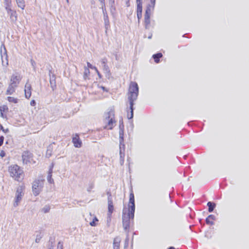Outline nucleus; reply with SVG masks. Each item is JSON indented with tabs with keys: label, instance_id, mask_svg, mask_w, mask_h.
I'll return each instance as SVG.
<instances>
[{
	"label": "nucleus",
	"instance_id": "obj_28",
	"mask_svg": "<svg viewBox=\"0 0 249 249\" xmlns=\"http://www.w3.org/2000/svg\"><path fill=\"white\" fill-rule=\"evenodd\" d=\"M7 100L9 102L14 103H18V99L17 98H15L13 97H7Z\"/></svg>",
	"mask_w": 249,
	"mask_h": 249
},
{
	"label": "nucleus",
	"instance_id": "obj_46",
	"mask_svg": "<svg viewBox=\"0 0 249 249\" xmlns=\"http://www.w3.org/2000/svg\"><path fill=\"white\" fill-rule=\"evenodd\" d=\"M0 130H2V131H4V129L3 127L2 126V125L1 124H0Z\"/></svg>",
	"mask_w": 249,
	"mask_h": 249
},
{
	"label": "nucleus",
	"instance_id": "obj_13",
	"mask_svg": "<svg viewBox=\"0 0 249 249\" xmlns=\"http://www.w3.org/2000/svg\"><path fill=\"white\" fill-rule=\"evenodd\" d=\"M120 149V160L121 165L124 164V158L125 156V145L121 144L119 146Z\"/></svg>",
	"mask_w": 249,
	"mask_h": 249
},
{
	"label": "nucleus",
	"instance_id": "obj_50",
	"mask_svg": "<svg viewBox=\"0 0 249 249\" xmlns=\"http://www.w3.org/2000/svg\"><path fill=\"white\" fill-rule=\"evenodd\" d=\"M92 188V186H90L89 188L88 189V191L90 192V190Z\"/></svg>",
	"mask_w": 249,
	"mask_h": 249
},
{
	"label": "nucleus",
	"instance_id": "obj_16",
	"mask_svg": "<svg viewBox=\"0 0 249 249\" xmlns=\"http://www.w3.org/2000/svg\"><path fill=\"white\" fill-rule=\"evenodd\" d=\"M31 85L28 82H27L25 86V96L26 98L29 99L31 96Z\"/></svg>",
	"mask_w": 249,
	"mask_h": 249
},
{
	"label": "nucleus",
	"instance_id": "obj_8",
	"mask_svg": "<svg viewBox=\"0 0 249 249\" xmlns=\"http://www.w3.org/2000/svg\"><path fill=\"white\" fill-rule=\"evenodd\" d=\"M23 162L25 164L34 163L33 161V155L29 151L23 152L22 155Z\"/></svg>",
	"mask_w": 249,
	"mask_h": 249
},
{
	"label": "nucleus",
	"instance_id": "obj_54",
	"mask_svg": "<svg viewBox=\"0 0 249 249\" xmlns=\"http://www.w3.org/2000/svg\"><path fill=\"white\" fill-rule=\"evenodd\" d=\"M97 74L100 78L101 77V74L100 73V72H98Z\"/></svg>",
	"mask_w": 249,
	"mask_h": 249
},
{
	"label": "nucleus",
	"instance_id": "obj_59",
	"mask_svg": "<svg viewBox=\"0 0 249 249\" xmlns=\"http://www.w3.org/2000/svg\"><path fill=\"white\" fill-rule=\"evenodd\" d=\"M186 34H185V35H183V37H186V36H186Z\"/></svg>",
	"mask_w": 249,
	"mask_h": 249
},
{
	"label": "nucleus",
	"instance_id": "obj_52",
	"mask_svg": "<svg viewBox=\"0 0 249 249\" xmlns=\"http://www.w3.org/2000/svg\"><path fill=\"white\" fill-rule=\"evenodd\" d=\"M94 70L96 71V72H97V74L98 72H99V71H98V70L96 67V69H94Z\"/></svg>",
	"mask_w": 249,
	"mask_h": 249
},
{
	"label": "nucleus",
	"instance_id": "obj_51",
	"mask_svg": "<svg viewBox=\"0 0 249 249\" xmlns=\"http://www.w3.org/2000/svg\"><path fill=\"white\" fill-rule=\"evenodd\" d=\"M5 133H7L9 131L8 129H4V131H3Z\"/></svg>",
	"mask_w": 249,
	"mask_h": 249
},
{
	"label": "nucleus",
	"instance_id": "obj_42",
	"mask_svg": "<svg viewBox=\"0 0 249 249\" xmlns=\"http://www.w3.org/2000/svg\"><path fill=\"white\" fill-rule=\"evenodd\" d=\"M4 1H5V5H8V4H11V0H4Z\"/></svg>",
	"mask_w": 249,
	"mask_h": 249
},
{
	"label": "nucleus",
	"instance_id": "obj_22",
	"mask_svg": "<svg viewBox=\"0 0 249 249\" xmlns=\"http://www.w3.org/2000/svg\"><path fill=\"white\" fill-rule=\"evenodd\" d=\"M207 206L208 207L209 212L212 213L215 208L216 204L214 202L209 201L207 203Z\"/></svg>",
	"mask_w": 249,
	"mask_h": 249
},
{
	"label": "nucleus",
	"instance_id": "obj_19",
	"mask_svg": "<svg viewBox=\"0 0 249 249\" xmlns=\"http://www.w3.org/2000/svg\"><path fill=\"white\" fill-rule=\"evenodd\" d=\"M215 220V216L213 214H210L206 219V223L207 224L213 225H214V222L213 220Z\"/></svg>",
	"mask_w": 249,
	"mask_h": 249
},
{
	"label": "nucleus",
	"instance_id": "obj_18",
	"mask_svg": "<svg viewBox=\"0 0 249 249\" xmlns=\"http://www.w3.org/2000/svg\"><path fill=\"white\" fill-rule=\"evenodd\" d=\"M121 239L119 237H116L113 241V249H120V245Z\"/></svg>",
	"mask_w": 249,
	"mask_h": 249
},
{
	"label": "nucleus",
	"instance_id": "obj_14",
	"mask_svg": "<svg viewBox=\"0 0 249 249\" xmlns=\"http://www.w3.org/2000/svg\"><path fill=\"white\" fill-rule=\"evenodd\" d=\"M72 142L75 147L80 148L82 146V142L77 134L73 136Z\"/></svg>",
	"mask_w": 249,
	"mask_h": 249
},
{
	"label": "nucleus",
	"instance_id": "obj_44",
	"mask_svg": "<svg viewBox=\"0 0 249 249\" xmlns=\"http://www.w3.org/2000/svg\"><path fill=\"white\" fill-rule=\"evenodd\" d=\"M137 4H142V0H136Z\"/></svg>",
	"mask_w": 249,
	"mask_h": 249
},
{
	"label": "nucleus",
	"instance_id": "obj_26",
	"mask_svg": "<svg viewBox=\"0 0 249 249\" xmlns=\"http://www.w3.org/2000/svg\"><path fill=\"white\" fill-rule=\"evenodd\" d=\"M90 73V71L89 69V68L87 67L84 68V75H83V78L85 80H86L87 79H89V75Z\"/></svg>",
	"mask_w": 249,
	"mask_h": 249
},
{
	"label": "nucleus",
	"instance_id": "obj_49",
	"mask_svg": "<svg viewBox=\"0 0 249 249\" xmlns=\"http://www.w3.org/2000/svg\"><path fill=\"white\" fill-rule=\"evenodd\" d=\"M49 155V156H50L51 155V154L50 153V152H49V150L48 149L47 150V155Z\"/></svg>",
	"mask_w": 249,
	"mask_h": 249
},
{
	"label": "nucleus",
	"instance_id": "obj_25",
	"mask_svg": "<svg viewBox=\"0 0 249 249\" xmlns=\"http://www.w3.org/2000/svg\"><path fill=\"white\" fill-rule=\"evenodd\" d=\"M124 130H119V142L120 145L121 144L124 143Z\"/></svg>",
	"mask_w": 249,
	"mask_h": 249
},
{
	"label": "nucleus",
	"instance_id": "obj_38",
	"mask_svg": "<svg viewBox=\"0 0 249 249\" xmlns=\"http://www.w3.org/2000/svg\"><path fill=\"white\" fill-rule=\"evenodd\" d=\"M63 245L60 242H59L57 245V249H63L62 248Z\"/></svg>",
	"mask_w": 249,
	"mask_h": 249
},
{
	"label": "nucleus",
	"instance_id": "obj_2",
	"mask_svg": "<svg viewBox=\"0 0 249 249\" xmlns=\"http://www.w3.org/2000/svg\"><path fill=\"white\" fill-rule=\"evenodd\" d=\"M139 94V87L135 82H131L130 84L128 93V99L129 104L132 107L134 102L137 100Z\"/></svg>",
	"mask_w": 249,
	"mask_h": 249
},
{
	"label": "nucleus",
	"instance_id": "obj_9",
	"mask_svg": "<svg viewBox=\"0 0 249 249\" xmlns=\"http://www.w3.org/2000/svg\"><path fill=\"white\" fill-rule=\"evenodd\" d=\"M107 202H108V212L107 215H112L114 210V206L113 204V199L111 194L109 192H107Z\"/></svg>",
	"mask_w": 249,
	"mask_h": 249
},
{
	"label": "nucleus",
	"instance_id": "obj_56",
	"mask_svg": "<svg viewBox=\"0 0 249 249\" xmlns=\"http://www.w3.org/2000/svg\"><path fill=\"white\" fill-rule=\"evenodd\" d=\"M102 89L104 90H105V88L104 87H102Z\"/></svg>",
	"mask_w": 249,
	"mask_h": 249
},
{
	"label": "nucleus",
	"instance_id": "obj_21",
	"mask_svg": "<svg viewBox=\"0 0 249 249\" xmlns=\"http://www.w3.org/2000/svg\"><path fill=\"white\" fill-rule=\"evenodd\" d=\"M53 164H52V167L49 169V173H48V176H47V180H48V181L50 183H52L53 182V179L52 178V174L53 172Z\"/></svg>",
	"mask_w": 249,
	"mask_h": 249
},
{
	"label": "nucleus",
	"instance_id": "obj_61",
	"mask_svg": "<svg viewBox=\"0 0 249 249\" xmlns=\"http://www.w3.org/2000/svg\"><path fill=\"white\" fill-rule=\"evenodd\" d=\"M67 0V2H68V1H69V0Z\"/></svg>",
	"mask_w": 249,
	"mask_h": 249
},
{
	"label": "nucleus",
	"instance_id": "obj_55",
	"mask_svg": "<svg viewBox=\"0 0 249 249\" xmlns=\"http://www.w3.org/2000/svg\"><path fill=\"white\" fill-rule=\"evenodd\" d=\"M168 249H175L174 247H170Z\"/></svg>",
	"mask_w": 249,
	"mask_h": 249
},
{
	"label": "nucleus",
	"instance_id": "obj_20",
	"mask_svg": "<svg viewBox=\"0 0 249 249\" xmlns=\"http://www.w3.org/2000/svg\"><path fill=\"white\" fill-rule=\"evenodd\" d=\"M17 87V86H14V85L10 84L6 90V94H12L15 91V89Z\"/></svg>",
	"mask_w": 249,
	"mask_h": 249
},
{
	"label": "nucleus",
	"instance_id": "obj_15",
	"mask_svg": "<svg viewBox=\"0 0 249 249\" xmlns=\"http://www.w3.org/2000/svg\"><path fill=\"white\" fill-rule=\"evenodd\" d=\"M10 5V4L6 5L5 9L7 13L10 15L11 20L12 21H15L17 19L16 13L15 11L11 9Z\"/></svg>",
	"mask_w": 249,
	"mask_h": 249
},
{
	"label": "nucleus",
	"instance_id": "obj_60",
	"mask_svg": "<svg viewBox=\"0 0 249 249\" xmlns=\"http://www.w3.org/2000/svg\"><path fill=\"white\" fill-rule=\"evenodd\" d=\"M100 1L103 2L104 0H99Z\"/></svg>",
	"mask_w": 249,
	"mask_h": 249
},
{
	"label": "nucleus",
	"instance_id": "obj_7",
	"mask_svg": "<svg viewBox=\"0 0 249 249\" xmlns=\"http://www.w3.org/2000/svg\"><path fill=\"white\" fill-rule=\"evenodd\" d=\"M23 191V188L22 187H19L17 188L16 193L15 200L14 203V207H16L18 205L24 195Z\"/></svg>",
	"mask_w": 249,
	"mask_h": 249
},
{
	"label": "nucleus",
	"instance_id": "obj_37",
	"mask_svg": "<svg viewBox=\"0 0 249 249\" xmlns=\"http://www.w3.org/2000/svg\"><path fill=\"white\" fill-rule=\"evenodd\" d=\"M111 217V215H107V224H109L110 222Z\"/></svg>",
	"mask_w": 249,
	"mask_h": 249
},
{
	"label": "nucleus",
	"instance_id": "obj_40",
	"mask_svg": "<svg viewBox=\"0 0 249 249\" xmlns=\"http://www.w3.org/2000/svg\"><path fill=\"white\" fill-rule=\"evenodd\" d=\"M4 141V137L3 136H1L0 137V146L3 144Z\"/></svg>",
	"mask_w": 249,
	"mask_h": 249
},
{
	"label": "nucleus",
	"instance_id": "obj_29",
	"mask_svg": "<svg viewBox=\"0 0 249 249\" xmlns=\"http://www.w3.org/2000/svg\"><path fill=\"white\" fill-rule=\"evenodd\" d=\"M42 236H43V234L41 232H39L36 236L35 242L36 243H39L40 242L41 239L42 238Z\"/></svg>",
	"mask_w": 249,
	"mask_h": 249
},
{
	"label": "nucleus",
	"instance_id": "obj_12",
	"mask_svg": "<svg viewBox=\"0 0 249 249\" xmlns=\"http://www.w3.org/2000/svg\"><path fill=\"white\" fill-rule=\"evenodd\" d=\"M4 48V53H2V51L1 49L0 53H1V60H2V65L4 66H6L8 64V56L7 54V52L6 49L4 46H3Z\"/></svg>",
	"mask_w": 249,
	"mask_h": 249
},
{
	"label": "nucleus",
	"instance_id": "obj_23",
	"mask_svg": "<svg viewBox=\"0 0 249 249\" xmlns=\"http://www.w3.org/2000/svg\"><path fill=\"white\" fill-rule=\"evenodd\" d=\"M162 56V54L160 53H157L153 55L152 57L154 59L155 62L156 63H158L160 62V59Z\"/></svg>",
	"mask_w": 249,
	"mask_h": 249
},
{
	"label": "nucleus",
	"instance_id": "obj_32",
	"mask_svg": "<svg viewBox=\"0 0 249 249\" xmlns=\"http://www.w3.org/2000/svg\"><path fill=\"white\" fill-rule=\"evenodd\" d=\"M142 4H137V12H142Z\"/></svg>",
	"mask_w": 249,
	"mask_h": 249
},
{
	"label": "nucleus",
	"instance_id": "obj_27",
	"mask_svg": "<svg viewBox=\"0 0 249 249\" xmlns=\"http://www.w3.org/2000/svg\"><path fill=\"white\" fill-rule=\"evenodd\" d=\"M18 7L24 9L25 7L24 0H16Z\"/></svg>",
	"mask_w": 249,
	"mask_h": 249
},
{
	"label": "nucleus",
	"instance_id": "obj_11",
	"mask_svg": "<svg viewBox=\"0 0 249 249\" xmlns=\"http://www.w3.org/2000/svg\"><path fill=\"white\" fill-rule=\"evenodd\" d=\"M50 83L51 87L53 90H54L56 88V77L55 75L52 73V71H49Z\"/></svg>",
	"mask_w": 249,
	"mask_h": 249
},
{
	"label": "nucleus",
	"instance_id": "obj_36",
	"mask_svg": "<svg viewBox=\"0 0 249 249\" xmlns=\"http://www.w3.org/2000/svg\"><path fill=\"white\" fill-rule=\"evenodd\" d=\"M128 241H129V239L127 237L126 238L125 241L124 248H126L127 247V246L128 245Z\"/></svg>",
	"mask_w": 249,
	"mask_h": 249
},
{
	"label": "nucleus",
	"instance_id": "obj_58",
	"mask_svg": "<svg viewBox=\"0 0 249 249\" xmlns=\"http://www.w3.org/2000/svg\"><path fill=\"white\" fill-rule=\"evenodd\" d=\"M103 13L104 14V16L105 17V13L104 10H103Z\"/></svg>",
	"mask_w": 249,
	"mask_h": 249
},
{
	"label": "nucleus",
	"instance_id": "obj_53",
	"mask_svg": "<svg viewBox=\"0 0 249 249\" xmlns=\"http://www.w3.org/2000/svg\"><path fill=\"white\" fill-rule=\"evenodd\" d=\"M94 70L96 71V72H97V74L98 72H99V71H98V70L96 67V69H94Z\"/></svg>",
	"mask_w": 249,
	"mask_h": 249
},
{
	"label": "nucleus",
	"instance_id": "obj_4",
	"mask_svg": "<svg viewBox=\"0 0 249 249\" xmlns=\"http://www.w3.org/2000/svg\"><path fill=\"white\" fill-rule=\"evenodd\" d=\"M9 172L10 176L15 179L19 180L23 177V172L20 167L17 165H13L9 167Z\"/></svg>",
	"mask_w": 249,
	"mask_h": 249
},
{
	"label": "nucleus",
	"instance_id": "obj_3",
	"mask_svg": "<svg viewBox=\"0 0 249 249\" xmlns=\"http://www.w3.org/2000/svg\"><path fill=\"white\" fill-rule=\"evenodd\" d=\"M105 122L107 124L104 126L105 129H112L115 124L114 120V111L112 109L110 110L104 114Z\"/></svg>",
	"mask_w": 249,
	"mask_h": 249
},
{
	"label": "nucleus",
	"instance_id": "obj_17",
	"mask_svg": "<svg viewBox=\"0 0 249 249\" xmlns=\"http://www.w3.org/2000/svg\"><path fill=\"white\" fill-rule=\"evenodd\" d=\"M101 65L104 71H109V67L107 65V60L106 58H103L101 60Z\"/></svg>",
	"mask_w": 249,
	"mask_h": 249
},
{
	"label": "nucleus",
	"instance_id": "obj_30",
	"mask_svg": "<svg viewBox=\"0 0 249 249\" xmlns=\"http://www.w3.org/2000/svg\"><path fill=\"white\" fill-rule=\"evenodd\" d=\"M98 221V219L96 217H94L93 220L90 222L89 224L91 226H96L97 225L96 222Z\"/></svg>",
	"mask_w": 249,
	"mask_h": 249
},
{
	"label": "nucleus",
	"instance_id": "obj_33",
	"mask_svg": "<svg viewBox=\"0 0 249 249\" xmlns=\"http://www.w3.org/2000/svg\"><path fill=\"white\" fill-rule=\"evenodd\" d=\"M105 73V76L106 77L108 78V79H110V78L111 77V73H110V70L109 69V71L108 72H107V71H104Z\"/></svg>",
	"mask_w": 249,
	"mask_h": 249
},
{
	"label": "nucleus",
	"instance_id": "obj_57",
	"mask_svg": "<svg viewBox=\"0 0 249 249\" xmlns=\"http://www.w3.org/2000/svg\"><path fill=\"white\" fill-rule=\"evenodd\" d=\"M34 63H35V62H34V61H32V64L33 65V64H34Z\"/></svg>",
	"mask_w": 249,
	"mask_h": 249
},
{
	"label": "nucleus",
	"instance_id": "obj_24",
	"mask_svg": "<svg viewBox=\"0 0 249 249\" xmlns=\"http://www.w3.org/2000/svg\"><path fill=\"white\" fill-rule=\"evenodd\" d=\"M134 105H132V107L131 106V104H129V109L130 112L129 111H127V118L128 119H131L133 117V110H134V107H133Z\"/></svg>",
	"mask_w": 249,
	"mask_h": 249
},
{
	"label": "nucleus",
	"instance_id": "obj_47",
	"mask_svg": "<svg viewBox=\"0 0 249 249\" xmlns=\"http://www.w3.org/2000/svg\"><path fill=\"white\" fill-rule=\"evenodd\" d=\"M152 34H151L150 33H149V35H148V38L149 39H150V38L152 37Z\"/></svg>",
	"mask_w": 249,
	"mask_h": 249
},
{
	"label": "nucleus",
	"instance_id": "obj_48",
	"mask_svg": "<svg viewBox=\"0 0 249 249\" xmlns=\"http://www.w3.org/2000/svg\"><path fill=\"white\" fill-rule=\"evenodd\" d=\"M49 155V156H50L51 155V154L50 153V152H49V150L48 149L47 150V155Z\"/></svg>",
	"mask_w": 249,
	"mask_h": 249
},
{
	"label": "nucleus",
	"instance_id": "obj_34",
	"mask_svg": "<svg viewBox=\"0 0 249 249\" xmlns=\"http://www.w3.org/2000/svg\"><path fill=\"white\" fill-rule=\"evenodd\" d=\"M87 66H88V68H90L91 69H96V67L95 66H93L89 62H87Z\"/></svg>",
	"mask_w": 249,
	"mask_h": 249
},
{
	"label": "nucleus",
	"instance_id": "obj_62",
	"mask_svg": "<svg viewBox=\"0 0 249 249\" xmlns=\"http://www.w3.org/2000/svg\"><path fill=\"white\" fill-rule=\"evenodd\" d=\"M49 249H51V248Z\"/></svg>",
	"mask_w": 249,
	"mask_h": 249
},
{
	"label": "nucleus",
	"instance_id": "obj_43",
	"mask_svg": "<svg viewBox=\"0 0 249 249\" xmlns=\"http://www.w3.org/2000/svg\"><path fill=\"white\" fill-rule=\"evenodd\" d=\"M142 16V12H137V17L139 19Z\"/></svg>",
	"mask_w": 249,
	"mask_h": 249
},
{
	"label": "nucleus",
	"instance_id": "obj_35",
	"mask_svg": "<svg viewBox=\"0 0 249 249\" xmlns=\"http://www.w3.org/2000/svg\"><path fill=\"white\" fill-rule=\"evenodd\" d=\"M120 129L124 130V125L123 124V122H121V121H120V124H119V130Z\"/></svg>",
	"mask_w": 249,
	"mask_h": 249
},
{
	"label": "nucleus",
	"instance_id": "obj_41",
	"mask_svg": "<svg viewBox=\"0 0 249 249\" xmlns=\"http://www.w3.org/2000/svg\"><path fill=\"white\" fill-rule=\"evenodd\" d=\"M5 156V153L4 151H1L0 153V156L2 158L4 157Z\"/></svg>",
	"mask_w": 249,
	"mask_h": 249
},
{
	"label": "nucleus",
	"instance_id": "obj_5",
	"mask_svg": "<svg viewBox=\"0 0 249 249\" xmlns=\"http://www.w3.org/2000/svg\"><path fill=\"white\" fill-rule=\"evenodd\" d=\"M44 180V179L42 177H39L34 181L32 189L35 196L38 195L41 191L43 187Z\"/></svg>",
	"mask_w": 249,
	"mask_h": 249
},
{
	"label": "nucleus",
	"instance_id": "obj_10",
	"mask_svg": "<svg viewBox=\"0 0 249 249\" xmlns=\"http://www.w3.org/2000/svg\"><path fill=\"white\" fill-rule=\"evenodd\" d=\"M21 80V77L19 74H13L11 77L10 84L18 87Z\"/></svg>",
	"mask_w": 249,
	"mask_h": 249
},
{
	"label": "nucleus",
	"instance_id": "obj_45",
	"mask_svg": "<svg viewBox=\"0 0 249 249\" xmlns=\"http://www.w3.org/2000/svg\"><path fill=\"white\" fill-rule=\"evenodd\" d=\"M0 111L1 112V113H0V116L2 117H3V113H2V111L3 110H2L1 107L0 108Z\"/></svg>",
	"mask_w": 249,
	"mask_h": 249
},
{
	"label": "nucleus",
	"instance_id": "obj_31",
	"mask_svg": "<svg viewBox=\"0 0 249 249\" xmlns=\"http://www.w3.org/2000/svg\"><path fill=\"white\" fill-rule=\"evenodd\" d=\"M50 210V207L48 205L45 206L42 209V212H43L44 213H48Z\"/></svg>",
	"mask_w": 249,
	"mask_h": 249
},
{
	"label": "nucleus",
	"instance_id": "obj_1",
	"mask_svg": "<svg viewBox=\"0 0 249 249\" xmlns=\"http://www.w3.org/2000/svg\"><path fill=\"white\" fill-rule=\"evenodd\" d=\"M135 209L134 194L131 193L129 196V208H124L123 210V225L126 231L129 229L130 220H133Z\"/></svg>",
	"mask_w": 249,
	"mask_h": 249
},
{
	"label": "nucleus",
	"instance_id": "obj_6",
	"mask_svg": "<svg viewBox=\"0 0 249 249\" xmlns=\"http://www.w3.org/2000/svg\"><path fill=\"white\" fill-rule=\"evenodd\" d=\"M150 3L147 5L144 15L145 22L146 24L150 23V16L154 9L156 0H150Z\"/></svg>",
	"mask_w": 249,
	"mask_h": 249
},
{
	"label": "nucleus",
	"instance_id": "obj_39",
	"mask_svg": "<svg viewBox=\"0 0 249 249\" xmlns=\"http://www.w3.org/2000/svg\"><path fill=\"white\" fill-rule=\"evenodd\" d=\"M30 105L32 106H35L36 105V102L34 100H32L30 102Z\"/></svg>",
	"mask_w": 249,
	"mask_h": 249
}]
</instances>
